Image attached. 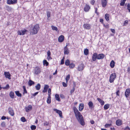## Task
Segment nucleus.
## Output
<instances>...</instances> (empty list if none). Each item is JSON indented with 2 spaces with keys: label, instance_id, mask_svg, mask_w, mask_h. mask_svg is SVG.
<instances>
[{
  "label": "nucleus",
  "instance_id": "f257e3e1",
  "mask_svg": "<svg viewBox=\"0 0 130 130\" xmlns=\"http://www.w3.org/2000/svg\"><path fill=\"white\" fill-rule=\"evenodd\" d=\"M73 110L74 112L75 116L77 119L78 121L80 123L81 125L84 126L85 125V123L84 119L82 115L79 112L78 109L75 107H74Z\"/></svg>",
  "mask_w": 130,
  "mask_h": 130
},
{
  "label": "nucleus",
  "instance_id": "f03ea898",
  "mask_svg": "<svg viewBox=\"0 0 130 130\" xmlns=\"http://www.w3.org/2000/svg\"><path fill=\"white\" fill-rule=\"evenodd\" d=\"M39 29V24H37L32 28H31L30 30V34L32 35L36 34L38 33Z\"/></svg>",
  "mask_w": 130,
  "mask_h": 130
},
{
  "label": "nucleus",
  "instance_id": "7ed1b4c3",
  "mask_svg": "<svg viewBox=\"0 0 130 130\" xmlns=\"http://www.w3.org/2000/svg\"><path fill=\"white\" fill-rule=\"evenodd\" d=\"M116 75L115 73L111 74L110 77L109 82L110 83H111L113 82L114 80L116 78Z\"/></svg>",
  "mask_w": 130,
  "mask_h": 130
},
{
  "label": "nucleus",
  "instance_id": "20e7f679",
  "mask_svg": "<svg viewBox=\"0 0 130 130\" xmlns=\"http://www.w3.org/2000/svg\"><path fill=\"white\" fill-rule=\"evenodd\" d=\"M35 73L36 74H40L41 72L40 69L38 67H36L34 69Z\"/></svg>",
  "mask_w": 130,
  "mask_h": 130
},
{
  "label": "nucleus",
  "instance_id": "39448f33",
  "mask_svg": "<svg viewBox=\"0 0 130 130\" xmlns=\"http://www.w3.org/2000/svg\"><path fill=\"white\" fill-rule=\"evenodd\" d=\"M17 0H7V3L9 5L17 3Z\"/></svg>",
  "mask_w": 130,
  "mask_h": 130
},
{
  "label": "nucleus",
  "instance_id": "423d86ee",
  "mask_svg": "<svg viewBox=\"0 0 130 130\" xmlns=\"http://www.w3.org/2000/svg\"><path fill=\"white\" fill-rule=\"evenodd\" d=\"M27 31V30L25 29L24 30H19L18 31V35H24L25 33Z\"/></svg>",
  "mask_w": 130,
  "mask_h": 130
},
{
  "label": "nucleus",
  "instance_id": "0eeeda50",
  "mask_svg": "<svg viewBox=\"0 0 130 130\" xmlns=\"http://www.w3.org/2000/svg\"><path fill=\"white\" fill-rule=\"evenodd\" d=\"M84 68V64L83 63H82L78 65L77 69L79 71H82L83 70Z\"/></svg>",
  "mask_w": 130,
  "mask_h": 130
},
{
  "label": "nucleus",
  "instance_id": "6e6552de",
  "mask_svg": "<svg viewBox=\"0 0 130 130\" xmlns=\"http://www.w3.org/2000/svg\"><path fill=\"white\" fill-rule=\"evenodd\" d=\"M53 110L56 111L57 113H58L60 117L62 118V112L61 111L55 108L53 109Z\"/></svg>",
  "mask_w": 130,
  "mask_h": 130
},
{
  "label": "nucleus",
  "instance_id": "1a4fd4ad",
  "mask_svg": "<svg viewBox=\"0 0 130 130\" xmlns=\"http://www.w3.org/2000/svg\"><path fill=\"white\" fill-rule=\"evenodd\" d=\"M90 8V7L87 4H86L84 8V10L86 12H88Z\"/></svg>",
  "mask_w": 130,
  "mask_h": 130
},
{
  "label": "nucleus",
  "instance_id": "9d476101",
  "mask_svg": "<svg viewBox=\"0 0 130 130\" xmlns=\"http://www.w3.org/2000/svg\"><path fill=\"white\" fill-rule=\"evenodd\" d=\"M4 75L6 78H8L9 79H11V75L8 72H4Z\"/></svg>",
  "mask_w": 130,
  "mask_h": 130
},
{
  "label": "nucleus",
  "instance_id": "9b49d317",
  "mask_svg": "<svg viewBox=\"0 0 130 130\" xmlns=\"http://www.w3.org/2000/svg\"><path fill=\"white\" fill-rule=\"evenodd\" d=\"M98 54L95 53L93 54L92 56V60L93 61H95L96 59H97Z\"/></svg>",
  "mask_w": 130,
  "mask_h": 130
},
{
  "label": "nucleus",
  "instance_id": "f8f14e48",
  "mask_svg": "<svg viewBox=\"0 0 130 130\" xmlns=\"http://www.w3.org/2000/svg\"><path fill=\"white\" fill-rule=\"evenodd\" d=\"M107 2V0H101V3L102 7H105L106 6Z\"/></svg>",
  "mask_w": 130,
  "mask_h": 130
},
{
  "label": "nucleus",
  "instance_id": "ddd939ff",
  "mask_svg": "<svg viewBox=\"0 0 130 130\" xmlns=\"http://www.w3.org/2000/svg\"><path fill=\"white\" fill-rule=\"evenodd\" d=\"M105 56L103 54H98L97 59H103Z\"/></svg>",
  "mask_w": 130,
  "mask_h": 130
},
{
  "label": "nucleus",
  "instance_id": "4468645a",
  "mask_svg": "<svg viewBox=\"0 0 130 130\" xmlns=\"http://www.w3.org/2000/svg\"><path fill=\"white\" fill-rule=\"evenodd\" d=\"M130 93V90L129 89H127L125 92V96L127 98L129 95Z\"/></svg>",
  "mask_w": 130,
  "mask_h": 130
},
{
  "label": "nucleus",
  "instance_id": "2eb2a0df",
  "mask_svg": "<svg viewBox=\"0 0 130 130\" xmlns=\"http://www.w3.org/2000/svg\"><path fill=\"white\" fill-rule=\"evenodd\" d=\"M83 26L84 28L87 29H89L90 28V26L89 24H85Z\"/></svg>",
  "mask_w": 130,
  "mask_h": 130
},
{
  "label": "nucleus",
  "instance_id": "dca6fc26",
  "mask_svg": "<svg viewBox=\"0 0 130 130\" xmlns=\"http://www.w3.org/2000/svg\"><path fill=\"white\" fill-rule=\"evenodd\" d=\"M64 39V36L63 35L60 36L58 38V40L59 42H62Z\"/></svg>",
  "mask_w": 130,
  "mask_h": 130
},
{
  "label": "nucleus",
  "instance_id": "f3484780",
  "mask_svg": "<svg viewBox=\"0 0 130 130\" xmlns=\"http://www.w3.org/2000/svg\"><path fill=\"white\" fill-rule=\"evenodd\" d=\"M84 104L83 103H80L79 104V110L81 111L84 109Z\"/></svg>",
  "mask_w": 130,
  "mask_h": 130
},
{
  "label": "nucleus",
  "instance_id": "a211bd4d",
  "mask_svg": "<svg viewBox=\"0 0 130 130\" xmlns=\"http://www.w3.org/2000/svg\"><path fill=\"white\" fill-rule=\"evenodd\" d=\"M32 108V107L31 105H29L27 107H26L25 109L26 111L28 112L29 111L31 110Z\"/></svg>",
  "mask_w": 130,
  "mask_h": 130
},
{
  "label": "nucleus",
  "instance_id": "6ab92c4d",
  "mask_svg": "<svg viewBox=\"0 0 130 130\" xmlns=\"http://www.w3.org/2000/svg\"><path fill=\"white\" fill-rule=\"evenodd\" d=\"M49 86L48 85H45L44 88V89L43 91V93H45L47 91L48 89V88Z\"/></svg>",
  "mask_w": 130,
  "mask_h": 130
},
{
  "label": "nucleus",
  "instance_id": "aec40b11",
  "mask_svg": "<svg viewBox=\"0 0 130 130\" xmlns=\"http://www.w3.org/2000/svg\"><path fill=\"white\" fill-rule=\"evenodd\" d=\"M69 53V50L67 47V46L64 48V54L68 55Z\"/></svg>",
  "mask_w": 130,
  "mask_h": 130
},
{
  "label": "nucleus",
  "instance_id": "412c9836",
  "mask_svg": "<svg viewBox=\"0 0 130 130\" xmlns=\"http://www.w3.org/2000/svg\"><path fill=\"white\" fill-rule=\"evenodd\" d=\"M116 124L118 126H120L122 124V122L121 120L118 119L116 121Z\"/></svg>",
  "mask_w": 130,
  "mask_h": 130
},
{
  "label": "nucleus",
  "instance_id": "4be33fe9",
  "mask_svg": "<svg viewBox=\"0 0 130 130\" xmlns=\"http://www.w3.org/2000/svg\"><path fill=\"white\" fill-rule=\"evenodd\" d=\"M89 108L92 109L94 107L93 105V102L91 101H90L88 103Z\"/></svg>",
  "mask_w": 130,
  "mask_h": 130
},
{
  "label": "nucleus",
  "instance_id": "5701e85b",
  "mask_svg": "<svg viewBox=\"0 0 130 130\" xmlns=\"http://www.w3.org/2000/svg\"><path fill=\"white\" fill-rule=\"evenodd\" d=\"M97 100L100 103L101 105H103L104 104L105 102L103 100H102L98 98H97Z\"/></svg>",
  "mask_w": 130,
  "mask_h": 130
},
{
  "label": "nucleus",
  "instance_id": "b1692460",
  "mask_svg": "<svg viewBox=\"0 0 130 130\" xmlns=\"http://www.w3.org/2000/svg\"><path fill=\"white\" fill-rule=\"evenodd\" d=\"M9 112L11 116H14V112L13 110L12 109V108H10L9 109Z\"/></svg>",
  "mask_w": 130,
  "mask_h": 130
},
{
  "label": "nucleus",
  "instance_id": "393cba45",
  "mask_svg": "<svg viewBox=\"0 0 130 130\" xmlns=\"http://www.w3.org/2000/svg\"><path fill=\"white\" fill-rule=\"evenodd\" d=\"M15 93L17 96L19 97H21L22 96L21 94L19 93V91H15Z\"/></svg>",
  "mask_w": 130,
  "mask_h": 130
},
{
  "label": "nucleus",
  "instance_id": "a878e982",
  "mask_svg": "<svg viewBox=\"0 0 130 130\" xmlns=\"http://www.w3.org/2000/svg\"><path fill=\"white\" fill-rule=\"evenodd\" d=\"M115 62L113 60H112L110 64L111 67L112 68H113L115 66Z\"/></svg>",
  "mask_w": 130,
  "mask_h": 130
},
{
  "label": "nucleus",
  "instance_id": "bb28decb",
  "mask_svg": "<svg viewBox=\"0 0 130 130\" xmlns=\"http://www.w3.org/2000/svg\"><path fill=\"white\" fill-rule=\"evenodd\" d=\"M109 14H105V18L107 21H109Z\"/></svg>",
  "mask_w": 130,
  "mask_h": 130
},
{
  "label": "nucleus",
  "instance_id": "cd10ccee",
  "mask_svg": "<svg viewBox=\"0 0 130 130\" xmlns=\"http://www.w3.org/2000/svg\"><path fill=\"white\" fill-rule=\"evenodd\" d=\"M28 85L31 86L32 85L34 84V82L31 80H29L28 83Z\"/></svg>",
  "mask_w": 130,
  "mask_h": 130
},
{
  "label": "nucleus",
  "instance_id": "c85d7f7f",
  "mask_svg": "<svg viewBox=\"0 0 130 130\" xmlns=\"http://www.w3.org/2000/svg\"><path fill=\"white\" fill-rule=\"evenodd\" d=\"M41 85L39 84H38L35 86L36 89L37 90H39L40 88Z\"/></svg>",
  "mask_w": 130,
  "mask_h": 130
},
{
  "label": "nucleus",
  "instance_id": "c756f323",
  "mask_svg": "<svg viewBox=\"0 0 130 130\" xmlns=\"http://www.w3.org/2000/svg\"><path fill=\"white\" fill-rule=\"evenodd\" d=\"M51 96H48L47 99V102L48 104H49L51 103Z\"/></svg>",
  "mask_w": 130,
  "mask_h": 130
},
{
  "label": "nucleus",
  "instance_id": "7c9ffc66",
  "mask_svg": "<svg viewBox=\"0 0 130 130\" xmlns=\"http://www.w3.org/2000/svg\"><path fill=\"white\" fill-rule=\"evenodd\" d=\"M9 95L11 98L12 99H13L14 98V93L12 91H11L10 92Z\"/></svg>",
  "mask_w": 130,
  "mask_h": 130
},
{
  "label": "nucleus",
  "instance_id": "2f4dec72",
  "mask_svg": "<svg viewBox=\"0 0 130 130\" xmlns=\"http://www.w3.org/2000/svg\"><path fill=\"white\" fill-rule=\"evenodd\" d=\"M55 97L56 100L59 101H60V99L59 96L58 94H56L55 95Z\"/></svg>",
  "mask_w": 130,
  "mask_h": 130
},
{
  "label": "nucleus",
  "instance_id": "473e14b6",
  "mask_svg": "<svg viewBox=\"0 0 130 130\" xmlns=\"http://www.w3.org/2000/svg\"><path fill=\"white\" fill-rule=\"evenodd\" d=\"M110 105L109 104H106L104 105V108L105 110L107 109L109 107Z\"/></svg>",
  "mask_w": 130,
  "mask_h": 130
},
{
  "label": "nucleus",
  "instance_id": "72a5a7b5",
  "mask_svg": "<svg viewBox=\"0 0 130 130\" xmlns=\"http://www.w3.org/2000/svg\"><path fill=\"white\" fill-rule=\"evenodd\" d=\"M9 86L8 84H7L6 85L5 87H2V89L4 90H8L9 88Z\"/></svg>",
  "mask_w": 130,
  "mask_h": 130
},
{
  "label": "nucleus",
  "instance_id": "f704fd0d",
  "mask_svg": "<svg viewBox=\"0 0 130 130\" xmlns=\"http://www.w3.org/2000/svg\"><path fill=\"white\" fill-rule=\"evenodd\" d=\"M51 12H50L47 11V19L48 20H49V18L50 17Z\"/></svg>",
  "mask_w": 130,
  "mask_h": 130
},
{
  "label": "nucleus",
  "instance_id": "c9c22d12",
  "mask_svg": "<svg viewBox=\"0 0 130 130\" xmlns=\"http://www.w3.org/2000/svg\"><path fill=\"white\" fill-rule=\"evenodd\" d=\"M89 53V51L88 49L86 48L85 49L84 51V53L85 55H87Z\"/></svg>",
  "mask_w": 130,
  "mask_h": 130
},
{
  "label": "nucleus",
  "instance_id": "e433bc0d",
  "mask_svg": "<svg viewBox=\"0 0 130 130\" xmlns=\"http://www.w3.org/2000/svg\"><path fill=\"white\" fill-rule=\"evenodd\" d=\"M126 0H121L120 5L121 6H124Z\"/></svg>",
  "mask_w": 130,
  "mask_h": 130
},
{
  "label": "nucleus",
  "instance_id": "4c0bfd02",
  "mask_svg": "<svg viewBox=\"0 0 130 130\" xmlns=\"http://www.w3.org/2000/svg\"><path fill=\"white\" fill-rule=\"evenodd\" d=\"M70 75L69 74H68L66 77V83H68V80L70 79Z\"/></svg>",
  "mask_w": 130,
  "mask_h": 130
},
{
  "label": "nucleus",
  "instance_id": "58836bf2",
  "mask_svg": "<svg viewBox=\"0 0 130 130\" xmlns=\"http://www.w3.org/2000/svg\"><path fill=\"white\" fill-rule=\"evenodd\" d=\"M75 66V65L73 63H70L69 65V67L70 68H73Z\"/></svg>",
  "mask_w": 130,
  "mask_h": 130
},
{
  "label": "nucleus",
  "instance_id": "ea45409f",
  "mask_svg": "<svg viewBox=\"0 0 130 130\" xmlns=\"http://www.w3.org/2000/svg\"><path fill=\"white\" fill-rule=\"evenodd\" d=\"M43 64L44 65H46V66H47L48 64V62L46 60H44L43 61Z\"/></svg>",
  "mask_w": 130,
  "mask_h": 130
},
{
  "label": "nucleus",
  "instance_id": "a19ab883",
  "mask_svg": "<svg viewBox=\"0 0 130 130\" xmlns=\"http://www.w3.org/2000/svg\"><path fill=\"white\" fill-rule=\"evenodd\" d=\"M65 64L67 66L69 65L70 64V61L68 59L67 60L65 61Z\"/></svg>",
  "mask_w": 130,
  "mask_h": 130
},
{
  "label": "nucleus",
  "instance_id": "79ce46f5",
  "mask_svg": "<svg viewBox=\"0 0 130 130\" xmlns=\"http://www.w3.org/2000/svg\"><path fill=\"white\" fill-rule=\"evenodd\" d=\"M23 94H24L25 93H27V91L26 90V87L25 86H23Z\"/></svg>",
  "mask_w": 130,
  "mask_h": 130
},
{
  "label": "nucleus",
  "instance_id": "37998d69",
  "mask_svg": "<svg viewBox=\"0 0 130 130\" xmlns=\"http://www.w3.org/2000/svg\"><path fill=\"white\" fill-rule=\"evenodd\" d=\"M36 126L34 125H32L31 126V129L32 130H34L36 128Z\"/></svg>",
  "mask_w": 130,
  "mask_h": 130
},
{
  "label": "nucleus",
  "instance_id": "c03bdc74",
  "mask_svg": "<svg viewBox=\"0 0 130 130\" xmlns=\"http://www.w3.org/2000/svg\"><path fill=\"white\" fill-rule=\"evenodd\" d=\"M21 121L23 122H24L26 121V120L24 117H22L21 118Z\"/></svg>",
  "mask_w": 130,
  "mask_h": 130
},
{
  "label": "nucleus",
  "instance_id": "a18cd8bd",
  "mask_svg": "<svg viewBox=\"0 0 130 130\" xmlns=\"http://www.w3.org/2000/svg\"><path fill=\"white\" fill-rule=\"evenodd\" d=\"M51 27L52 30H55L57 31L58 29L56 27L54 26H52Z\"/></svg>",
  "mask_w": 130,
  "mask_h": 130
},
{
  "label": "nucleus",
  "instance_id": "49530a36",
  "mask_svg": "<svg viewBox=\"0 0 130 130\" xmlns=\"http://www.w3.org/2000/svg\"><path fill=\"white\" fill-rule=\"evenodd\" d=\"M1 126L3 127H5L6 126V123L5 122H2L1 124Z\"/></svg>",
  "mask_w": 130,
  "mask_h": 130
},
{
  "label": "nucleus",
  "instance_id": "de8ad7c7",
  "mask_svg": "<svg viewBox=\"0 0 130 130\" xmlns=\"http://www.w3.org/2000/svg\"><path fill=\"white\" fill-rule=\"evenodd\" d=\"M75 90V88L73 87L72 89L71 90L70 93L71 94H72L73 93Z\"/></svg>",
  "mask_w": 130,
  "mask_h": 130
},
{
  "label": "nucleus",
  "instance_id": "09e8293b",
  "mask_svg": "<svg viewBox=\"0 0 130 130\" xmlns=\"http://www.w3.org/2000/svg\"><path fill=\"white\" fill-rule=\"evenodd\" d=\"M51 89L50 88H49L48 90V95L50 96V95L51 94Z\"/></svg>",
  "mask_w": 130,
  "mask_h": 130
},
{
  "label": "nucleus",
  "instance_id": "8fccbe9b",
  "mask_svg": "<svg viewBox=\"0 0 130 130\" xmlns=\"http://www.w3.org/2000/svg\"><path fill=\"white\" fill-rule=\"evenodd\" d=\"M111 124H106L105 125V127L106 128L108 127H109V126H111Z\"/></svg>",
  "mask_w": 130,
  "mask_h": 130
},
{
  "label": "nucleus",
  "instance_id": "3c124183",
  "mask_svg": "<svg viewBox=\"0 0 130 130\" xmlns=\"http://www.w3.org/2000/svg\"><path fill=\"white\" fill-rule=\"evenodd\" d=\"M62 84L63 86L64 87H66L67 86V83L66 84V83L63 82L62 83Z\"/></svg>",
  "mask_w": 130,
  "mask_h": 130
},
{
  "label": "nucleus",
  "instance_id": "603ef678",
  "mask_svg": "<svg viewBox=\"0 0 130 130\" xmlns=\"http://www.w3.org/2000/svg\"><path fill=\"white\" fill-rule=\"evenodd\" d=\"M127 8L129 12H130V5L129 4H128L127 5Z\"/></svg>",
  "mask_w": 130,
  "mask_h": 130
},
{
  "label": "nucleus",
  "instance_id": "864d4df0",
  "mask_svg": "<svg viewBox=\"0 0 130 130\" xmlns=\"http://www.w3.org/2000/svg\"><path fill=\"white\" fill-rule=\"evenodd\" d=\"M47 56H48V57L50 56L51 55V52L50 50H48L47 52Z\"/></svg>",
  "mask_w": 130,
  "mask_h": 130
},
{
  "label": "nucleus",
  "instance_id": "5fc2aeb1",
  "mask_svg": "<svg viewBox=\"0 0 130 130\" xmlns=\"http://www.w3.org/2000/svg\"><path fill=\"white\" fill-rule=\"evenodd\" d=\"M124 130H130V128L128 126H127L124 128Z\"/></svg>",
  "mask_w": 130,
  "mask_h": 130
},
{
  "label": "nucleus",
  "instance_id": "6e6d98bb",
  "mask_svg": "<svg viewBox=\"0 0 130 130\" xmlns=\"http://www.w3.org/2000/svg\"><path fill=\"white\" fill-rule=\"evenodd\" d=\"M119 90H118L116 92V94L117 96H119Z\"/></svg>",
  "mask_w": 130,
  "mask_h": 130
},
{
  "label": "nucleus",
  "instance_id": "4d7b16f0",
  "mask_svg": "<svg viewBox=\"0 0 130 130\" xmlns=\"http://www.w3.org/2000/svg\"><path fill=\"white\" fill-rule=\"evenodd\" d=\"M44 126H45V125L47 126L48 125L49 123L47 122H45V123H44Z\"/></svg>",
  "mask_w": 130,
  "mask_h": 130
},
{
  "label": "nucleus",
  "instance_id": "13d9d810",
  "mask_svg": "<svg viewBox=\"0 0 130 130\" xmlns=\"http://www.w3.org/2000/svg\"><path fill=\"white\" fill-rule=\"evenodd\" d=\"M64 63V59H62L61 60V62L60 63V64H63Z\"/></svg>",
  "mask_w": 130,
  "mask_h": 130
},
{
  "label": "nucleus",
  "instance_id": "bf43d9fd",
  "mask_svg": "<svg viewBox=\"0 0 130 130\" xmlns=\"http://www.w3.org/2000/svg\"><path fill=\"white\" fill-rule=\"evenodd\" d=\"M128 21L127 20L125 21L124 23V25H125V24H127L128 23Z\"/></svg>",
  "mask_w": 130,
  "mask_h": 130
},
{
  "label": "nucleus",
  "instance_id": "052dcab7",
  "mask_svg": "<svg viewBox=\"0 0 130 130\" xmlns=\"http://www.w3.org/2000/svg\"><path fill=\"white\" fill-rule=\"evenodd\" d=\"M127 72L128 73H130V67H128L127 69Z\"/></svg>",
  "mask_w": 130,
  "mask_h": 130
},
{
  "label": "nucleus",
  "instance_id": "680f3d73",
  "mask_svg": "<svg viewBox=\"0 0 130 130\" xmlns=\"http://www.w3.org/2000/svg\"><path fill=\"white\" fill-rule=\"evenodd\" d=\"M60 97L61 98L63 99L64 98V95L62 94H61L60 95Z\"/></svg>",
  "mask_w": 130,
  "mask_h": 130
},
{
  "label": "nucleus",
  "instance_id": "e2e57ef3",
  "mask_svg": "<svg viewBox=\"0 0 130 130\" xmlns=\"http://www.w3.org/2000/svg\"><path fill=\"white\" fill-rule=\"evenodd\" d=\"M94 2L95 1H94V0H92L91 1L90 3L91 4L93 5Z\"/></svg>",
  "mask_w": 130,
  "mask_h": 130
},
{
  "label": "nucleus",
  "instance_id": "0e129e2a",
  "mask_svg": "<svg viewBox=\"0 0 130 130\" xmlns=\"http://www.w3.org/2000/svg\"><path fill=\"white\" fill-rule=\"evenodd\" d=\"M111 30L112 32L113 33H115V30L114 29H111Z\"/></svg>",
  "mask_w": 130,
  "mask_h": 130
},
{
  "label": "nucleus",
  "instance_id": "69168bd1",
  "mask_svg": "<svg viewBox=\"0 0 130 130\" xmlns=\"http://www.w3.org/2000/svg\"><path fill=\"white\" fill-rule=\"evenodd\" d=\"M6 119V117L4 116H3L1 118V119L3 120H5Z\"/></svg>",
  "mask_w": 130,
  "mask_h": 130
},
{
  "label": "nucleus",
  "instance_id": "338daca9",
  "mask_svg": "<svg viewBox=\"0 0 130 130\" xmlns=\"http://www.w3.org/2000/svg\"><path fill=\"white\" fill-rule=\"evenodd\" d=\"M97 10H98V9L96 8H95V13H96L97 14H99V13H98L97 12Z\"/></svg>",
  "mask_w": 130,
  "mask_h": 130
},
{
  "label": "nucleus",
  "instance_id": "774afa93",
  "mask_svg": "<svg viewBox=\"0 0 130 130\" xmlns=\"http://www.w3.org/2000/svg\"><path fill=\"white\" fill-rule=\"evenodd\" d=\"M38 92H36L35 93H34V94H33V95L34 96H35L36 95H37L38 94Z\"/></svg>",
  "mask_w": 130,
  "mask_h": 130
}]
</instances>
